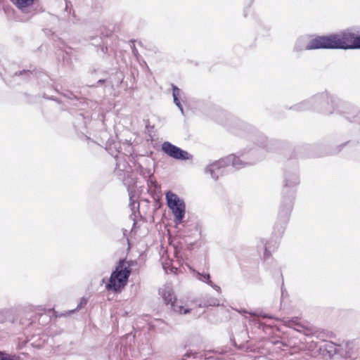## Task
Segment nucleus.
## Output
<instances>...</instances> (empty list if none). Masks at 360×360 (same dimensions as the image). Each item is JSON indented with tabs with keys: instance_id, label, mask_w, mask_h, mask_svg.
I'll list each match as a JSON object with an SVG mask.
<instances>
[{
	"instance_id": "f257e3e1",
	"label": "nucleus",
	"mask_w": 360,
	"mask_h": 360,
	"mask_svg": "<svg viewBox=\"0 0 360 360\" xmlns=\"http://www.w3.org/2000/svg\"><path fill=\"white\" fill-rule=\"evenodd\" d=\"M306 49H360V35L352 30H345L311 39Z\"/></svg>"
},
{
	"instance_id": "f03ea898",
	"label": "nucleus",
	"mask_w": 360,
	"mask_h": 360,
	"mask_svg": "<svg viewBox=\"0 0 360 360\" xmlns=\"http://www.w3.org/2000/svg\"><path fill=\"white\" fill-rule=\"evenodd\" d=\"M136 265V261L120 260L105 285V289L115 293L120 292L127 285L132 267Z\"/></svg>"
},
{
	"instance_id": "7ed1b4c3",
	"label": "nucleus",
	"mask_w": 360,
	"mask_h": 360,
	"mask_svg": "<svg viewBox=\"0 0 360 360\" xmlns=\"http://www.w3.org/2000/svg\"><path fill=\"white\" fill-rule=\"evenodd\" d=\"M159 293L162 297L165 305L169 306L174 312L179 314H189L193 309L200 306L194 300L188 298L177 299L173 290L169 287L160 289Z\"/></svg>"
},
{
	"instance_id": "20e7f679",
	"label": "nucleus",
	"mask_w": 360,
	"mask_h": 360,
	"mask_svg": "<svg viewBox=\"0 0 360 360\" xmlns=\"http://www.w3.org/2000/svg\"><path fill=\"white\" fill-rule=\"evenodd\" d=\"M166 200L168 207L172 210L175 218L181 221L185 214V204L177 195L172 192H167Z\"/></svg>"
},
{
	"instance_id": "39448f33",
	"label": "nucleus",
	"mask_w": 360,
	"mask_h": 360,
	"mask_svg": "<svg viewBox=\"0 0 360 360\" xmlns=\"http://www.w3.org/2000/svg\"><path fill=\"white\" fill-rule=\"evenodd\" d=\"M162 150L168 156L179 160H186L192 158V155L187 151L172 144L169 141H165L162 144Z\"/></svg>"
},
{
	"instance_id": "423d86ee",
	"label": "nucleus",
	"mask_w": 360,
	"mask_h": 360,
	"mask_svg": "<svg viewBox=\"0 0 360 360\" xmlns=\"http://www.w3.org/2000/svg\"><path fill=\"white\" fill-rule=\"evenodd\" d=\"M36 0H11V3L21 11L33 6Z\"/></svg>"
},
{
	"instance_id": "0eeeda50",
	"label": "nucleus",
	"mask_w": 360,
	"mask_h": 360,
	"mask_svg": "<svg viewBox=\"0 0 360 360\" xmlns=\"http://www.w3.org/2000/svg\"><path fill=\"white\" fill-rule=\"evenodd\" d=\"M86 304H87V300L86 298H84V297L82 298V300L80 301V303H79V304L77 307V309L83 307Z\"/></svg>"
},
{
	"instance_id": "6e6552de",
	"label": "nucleus",
	"mask_w": 360,
	"mask_h": 360,
	"mask_svg": "<svg viewBox=\"0 0 360 360\" xmlns=\"http://www.w3.org/2000/svg\"><path fill=\"white\" fill-rule=\"evenodd\" d=\"M179 94V89L176 86H173V97L178 96Z\"/></svg>"
},
{
	"instance_id": "1a4fd4ad",
	"label": "nucleus",
	"mask_w": 360,
	"mask_h": 360,
	"mask_svg": "<svg viewBox=\"0 0 360 360\" xmlns=\"http://www.w3.org/2000/svg\"><path fill=\"white\" fill-rule=\"evenodd\" d=\"M203 278H204V281H205L206 282L208 283L210 281V276L209 274H205V275H203Z\"/></svg>"
},
{
	"instance_id": "9d476101",
	"label": "nucleus",
	"mask_w": 360,
	"mask_h": 360,
	"mask_svg": "<svg viewBox=\"0 0 360 360\" xmlns=\"http://www.w3.org/2000/svg\"><path fill=\"white\" fill-rule=\"evenodd\" d=\"M174 101L176 105L180 106V102L178 99V96L174 97Z\"/></svg>"
},
{
	"instance_id": "9b49d317",
	"label": "nucleus",
	"mask_w": 360,
	"mask_h": 360,
	"mask_svg": "<svg viewBox=\"0 0 360 360\" xmlns=\"http://www.w3.org/2000/svg\"><path fill=\"white\" fill-rule=\"evenodd\" d=\"M264 255H265V257H266V256H269V252H267V249H266V248H265Z\"/></svg>"
},
{
	"instance_id": "f8f14e48",
	"label": "nucleus",
	"mask_w": 360,
	"mask_h": 360,
	"mask_svg": "<svg viewBox=\"0 0 360 360\" xmlns=\"http://www.w3.org/2000/svg\"><path fill=\"white\" fill-rule=\"evenodd\" d=\"M98 82L102 84V83L105 82V80L104 79H100V80H98Z\"/></svg>"
},
{
	"instance_id": "ddd939ff",
	"label": "nucleus",
	"mask_w": 360,
	"mask_h": 360,
	"mask_svg": "<svg viewBox=\"0 0 360 360\" xmlns=\"http://www.w3.org/2000/svg\"><path fill=\"white\" fill-rule=\"evenodd\" d=\"M359 115L360 116V112H359Z\"/></svg>"
}]
</instances>
